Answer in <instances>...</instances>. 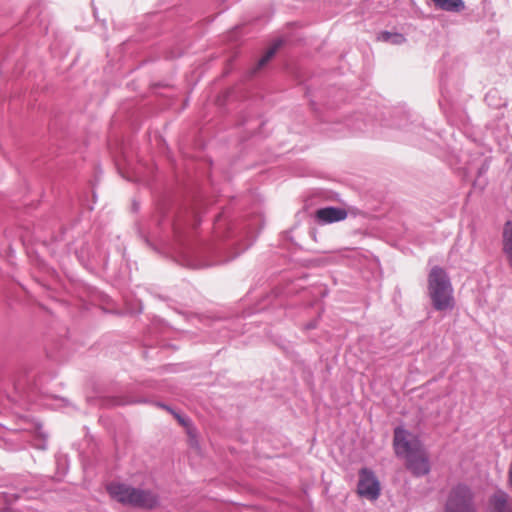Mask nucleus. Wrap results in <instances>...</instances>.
<instances>
[{
  "instance_id": "obj_13",
  "label": "nucleus",
  "mask_w": 512,
  "mask_h": 512,
  "mask_svg": "<svg viewBox=\"0 0 512 512\" xmlns=\"http://www.w3.org/2000/svg\"><path fill=\"white\" fill-rule=\"evenodd\" d=\"M406 41L405 37L402 34L394 33L393 38H391V41L393 44H402Z\"/></svg>"
},
{
  "instance_id": "obj_4",
  "label": "nucleus",
  "mask_w": 512,
  "mask_h": 512,
  "mask_svg": "<svg viewBox=\"0 0 512 512\" xmlns=\"http://www.w3.org/2000/svg\"><path fill=\"white\" fill-rule=\"evenodd\" d=\"M393 447L395 454L405 459L422 449L423 445L415 435L401 427H397L394 430Z\"/></svg>"
},
{
  "instance_id": "obj_14",
  "label": "nucleus",
  "mask_w": 512,
  "mask_h": 512,
  "mask_svg": "<svg viewBox=\"0 0 512 512\" xmlns=\"http://www.w3.org/2000/svg\"><path fill=\"white\" fill-rule=\"evenodd\" d=\"M175 417L177 418V420L179 421V423L181 425H186V421L184 418H182L181 416H179L178 414H175Z\"/></svg>"
},
{
  "instance_id": "obj_3",
  "label": "nucleus",
  "mask_w": 512,
  "mask_h": 512,
  "mask_svg": "<svg viewBox=\"0 0 512 512\" xmlns=\"http://www.w3.org/2000/svg\"><path fill=\"white\" fill-rule=\"evenodd\" d=\"M444 512H476L472 490L463 484L451 488L444 504Z\"/></svg>"
},
{
  "instance_id": "obj_2",
  "label": "nucleus",
  "mask_w": 512,
  "mask_h": 512,
  "mask_svg": "<svg viewBox=\"0 0 512 512\" xmlns=\"http://www.w3.org/2000/svg\"><path fill=\"white\" fill-rule=\"evenodd\" d=\"M111 498L117 502L134 507L153 509L159 505L158 497L150 490H144L123 483H111L107 486Z\"/></svg>"
},
{
  "instance_id": "obj_8",
  "label": "nucleus",
  "mask_w": 512,
  "mask_h": 512,
  "mask_svg": "<svg viewBox=\"0 0 512 512\" xmlns=\"http://www.w3.org/2000/svg\"><path fill=\"white\" fill-rule=\"evenodd\" d=\"M502 245L508 265L512 269V221H507L504 224L502 232Z\"/></svg>"
},
{
  "instance_id": "obj_10",
  "label": "nucleus",
  "mask_w": 512,
  "mask_h": 512,
  "mask_svg": "<svg viewBox=\"0 0 512 512\" xmlns=\"http://www.w3.org/2000/svg\"><path fill=\"white\" fill-rule=\"evenodd\" d=\"M434 5L445 11L460 12L465 8L462 0H432Z\"/></svg>"
},
{
  "instance_id": "obj_6",
  "label": "nucleus",
  "mask_w": 512,
  "mask_h": 512,
  "mask_svg": "<svg viewBox=\"0 0 512 512\" xmlns=\"http://www.w3.org/2000/svg\"><path fill=\"white\" fill-rule=\"evenodd\" d=\"M406 468L415 476H422L428 474L430 471L429 457L424 449L405 458Z\"/></svg>"
},
{
  "instance_id": "obj_9",
  "label": "nucleus",
  "mask_w": 512,
  "mask_h": 512,
  "mask_svg": "<svg viewBox=\"0 0 512 512\" xmlns=\"http://www.w3.org/2000/svg\"><path fill=\"white\" fill-rule=\"evenodd\" d=\"M489 512H512L508 496L504 492H498L490 498Z\"/></svg>"
},
{
  "instance_id": "obj_12",
  "label": "nucleus",
  "mask_w": 512,
  "mask_h": 512,
  "mask_svg": "<svg viewBox=\"0 0 512 512\" xmlns=\"http://www.w3.org/2000/svg\"><path fill=\"white\" fill-rule=\"evenodd\" d=\"M394 34L393 33H390V32H382L379 36H378V40L379 41H383V42H390L391 41V38H393Z\"/></svg>"
},
{
  "instance_id": "obj_5",
  "label": "nucleus",
  "mask_w": 512,
  "mask_h": 512,
  "mask_svg": "<svg viewBox=\"0 0 512 512\" xmlns=\"http://www.w3.org/2000/svg\"><path fill=\"white\" fill-rule=\"evenodd\" d=\"M380 482L374 472L368 468L359 471L357 493L370 501L376 500L380 495Z\"/></svg>"
},
{
  "instance_id": "obj_1",
  "label": "nucleus",
  "mask_w": 512,
  "mask_h": 512,
  "mask_svg": "<svg viewBox=\"0 0 512 512\" xmlns=\"http://www.w3.org/2000/svg\"><path fill=\"white\" fill-rule=\"evenodd\" d=\"M428 293L433 307L438 311L454 308L453 287L446 271L434 266L428 274Z\"/></svg>"
},
{
  "instance_id": "obj_11",
  "label": "nucleus",
  "mask_w": 512,
  "mask_h": 512,
  "mask_svg": "<svg viewBox=\"0 0 512 512\" xmlns=\"http://www.w3.org/2000/svg\"><path fill=\"white\" fill-rule=\"evenodd\" d=\"M279 47L278 43H275L273 46H271L266 53L261 57V59L258 61L257 68L260 69L263 66H265L275 55L277 49Z\"/></svg>"
},
{
  "instance_id": "obj_7",
  "label": "nucleus",
  "mask_w": 512,
  "mask_h": 512,
  "mask_svg": "<svg viewBox=\"0 0 512 512\" xmlns=\"http://www.w3.org/2000/svg\"><path fill=\"white\" fill-rule=\"evenodd\" d=\"M315 217L319 223L329 224L339 222L347 217V211L342 208L325 207L315 212Z\"/></svg>"
}]
</instances>
